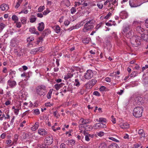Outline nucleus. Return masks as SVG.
I'll return each instance as SVG.
<instances>
[{
    "label": "nucleus",
    "instance_id": "obj_10",
    "mask_svg": "<svg viewBox=\"0 0 148 148\" xmlns=\"http://www.w3.org/2000/svg\"><path fill=\"white\" fill-rule=\"evenodd\" d=\"M62 90V92L64 93H66L67 91H72L73 90V88L71 86L69 85L67 87L65 86L64 87Z\"/></svg>",
    "mask_w": 148,
    "mask_h": 148
},
{
    "label": "nucleus",
    "instance_id": "obj_40",
    "mask_svg": "<svg viewBox=\"0 0 148 148\" xmlns=\"http://www.w3.org/2000/svg\"><path fill=\"white\" fill-rule=\"evenodd\" d=\"M34 38L32 36H30L27 38V41L28 42H31L34 40Z\"/></svg>",
    "mask_w": 148,
    "mask_h": 148
},
{
    "label": "nucleus",
    "instance_id": "obj_15",
    "mask_svg": "<svg viewBox=\"0 0 148 148\" xmlns=\"http://www.w3.org/2000/svg\"><path fill=\"white\" fill-rule=\"evenodd\" d=\"M136 31L137 32L142 34L144 31V29L140 25H138L136 28Z\"/></svg>",
    "mask_w": 148,
    "mask_h": 148
},
{
    "label": "nucleus",
    "instance_id": "obj_29",
    "mask_svg": "<svg viewBox=\"0 0 148 148\" xmlns=\"http://www.w3.org/2000/svg\"><path fill=\"white\" fill-rule=\"evenodd\" d=\"M51 33V31L50 30L48 29H45L43 32V35L45 36L46 35H48L49 34H50Z\"/></svg>",
    "mask_w": 148,
    "mask_h": 148
},
{
    "label": "nucleus",
    "instance_id": "obj_4",
    "mask_svg": "<svg viewBox=\"0 0 148 148\" xmlns=\"http://www.w3.org/2000/svg\"><path fill=\"white\" fill-rule=\"evenodd\" d=\"M78 72L76 71L73 69H71L66 75L64 76V79L65 80H67L69 78H71L73 76L75 75V77H77L78 76Z\"/></svg>",
    "mask_w": 148,
    "mask_h": 148
},
{
    "label": "nucleus",
    "instance_id": "obj_54",
    "mask_svg": "<svg viewBox=\"0 0 148 148\" xmlns=\"http://www.w3.org/2000/svg\"><path fill=\"white\" fill-rule=\"evenodd\" d=\"M5 78L2 76L0 77V83H2L5 82Z\"/></svg>",
    "mask_w": 148,
    "mask_h": 148
},
{
    "label": "nucleus",
    "instance_id": "obj_22",
    "mask_svg": "<svg viewBox=\"0 0 148 148\" xmlns=\"http://www.w3.org/2000/svg\"><path fill=\"white\" fill-rule=\"evenodd\" d=\"M39 127V123L38 122H36L35 125L32 127L31 130L33 131H35Z\"/></svg>",
    "mask_w": 148,
    "mask_h": 148
},
{
    "label": "nucleus",
    "instance_id": "obj_18",
    "mask_svg": "<svg viewBox=\"0 0 148 148\" xmlns=\"http://www.w3.org/2000/svg\"><path fill=\"white\" fill-rule=\"evenodd\" d=\"M10 72L9 73V76L11 79H13L16 77V72L15 71L10 70Z\"/></svg>",
    "mask_w": 148,
    "mask_h": 148
},
{
    "label": "nucleus",
    "instance_id": "obj_14",
    "mask_svg": "<svg viewBox=\"0 0 148 148\" xmlns=\"http://www.w3.org/2000/svg\"><path fill=\"white\" fill-rule=\"evenodd\" d=\"M119 125L120 127L123 129H127L129 127V125L127 123H121Z\"/></svg>",
    "mask_w": 148,
    "mask_h": 148
},
{
    "label": "nucleus",
    "instance_id": "obj_19",
    "mask_svg": "<svg viewBox=\"0 0 148 148\" xmlns=\"http://www.w3.org/2000/svg\"><path fill=\"white\" fill-rule=\"evenodd\" d=\"M120 16L123 17V18H126L128 16L127 13L125 11H123L121 12Z\"/></svg>",
    "mask_w": 148,
    "mask_h": 148
},
{
    "label": "nucleus",
    "instance_id": "obj_2",
    "mask_svg": "<svg viewBox=\"0 0 148 148\" xmlns=\"http://www.w3.org/2000/svg\"><path fill=\"white\" fill-rule=\"evenodd\" d=\"M143 112V108L142 107H136L133 110V115L136 117H140L142 116Z\"/></svg>",
    "mask_w": 148,
    "mask_h": 148
},
{
    "label": "nucleus",
    "instance_id": "obj_49",
    "mask_svg": "<svg viewBox=\"0 0 148 148\" xmlns=\"http://www.w3.org/2000/svg\"><path fill=\"white\" fill-rule=\"evenodd\" d=\"M36 17H33L30 18V22L31 23H33L36 20Z\"/></svg>",
    "mask_w": 148,
    "mask_h": 148
},
{
    "label": "nucleus",
    "instance_id": "obj_42",
    "mask_svg": "<svg viewBox=\"0 0 148 148\" xmlns=\"http://www.w3.org/2000/svg\"><path fill=\"white\" fill-rule=\"evenodd\" d=\"M99 148H106V145L105 143H102L100 144Z\"/></svg>",
    "mask_w": 148,
    "mask_h": 148
},
{
    "label": "nucleus",
    "instance_id": "obj_32",
    "mask_svg": "<svg viewBox=\"0 0 148 148\" xmlns=\"http://www.w3.org/2000/svg\"><path fill=\"white\" fill-rule=\"evenodd\" d=\"M113 0H107L104 3L105 6L108 5V7H110V2H112Z\"/></svg>",
    "mask_w": 148,
    "mask_h": 148
},
{
    "label": "nucleus",
    "instance_id": "obj_17",
    "mask_svg": "<svg viewBox=\"0 0 148 148\" xmlns=\"http://www.w3.org/2000/svg\"><path fill=\"white\" fill-rule=\"evenodd\" d=\"M0 8L3 11H7L8 10L9 7L5 4H3L0 6Z\"/></svg>",
    "mask_w": 148,
    "mask_h": 148
},
{
    "label": "nucleus",
    "instance_id": "obj_37",
    "mask_svg": "<svg viewBox=\"0 0 148 148\" xmlns=\"http://www.w3.org/2000/svg\"><path fill=\"white\" fill-rule=\"evenodd\" d=\"M66 142L69 145V144H71V145H74L75 143V142L73 140H68L66 141Z\"/></svg>",
    "mask_w": 148,
    "mask_h": 148
},
{
    "label": "nucleus",
    "instance_id": "obj_64",
    "mask_svg": "<svg viewBox=\"0 0 148 148\" xmlns=\"http://www.w3.org/2000/svg\"><path fill=\"white\" fill-rule=\"evenodd\" d=\"M111 15V13L110 12H109L106 15V16L104 18L105 19H107L108 18H109V17Z\"/></svg>",
    "mask_w": 148,
    "mask_h": 148
},
{
    "label": "nucleus",
    "instance_id": "obj_8",
    "mask_svg": "<svg viewBox=\"0 0 148 148\" xmlns=\"http://www.w3.org/2000/svg\"><path fill=\"white\" fill-rule=\"evenodd\" d=\"M131 29V26L130 25L126 24L124 25L122 29V33L123 34H126L127 31Z\"/></svg>",
    "mask_w": 148,
    "mask_h": 148
},
{
    "label": "nucleus",
    "instance_id": "obj_46",
    "mask_svg": "<svg viewBox=\"0 0 148 148\" xmlns=\"http://www.w3.org/2000/svg\"><path fill=\"white\" fill-rule=\"evenodd\" d=\"M97 5L99 9H102L103 6V4L100 2L98 3Z\"/></svg>",
    "mask_w": 148,
    "mask_h": 148
},
{
    "label": "nucleus",
    "instance_id": "obj_59",
    "mask_svg": "<svg viewBox=\"0 0 148 148\" xmlns=\"http://www.w3.org/2000/svg\"><path fill=\"white\" fill-rule=\"evenodd\" d=\"M38 49V51L42 52L44 49V48L43 47H40L39 48H37Z\"/></svg>",
    "mask_w": 148,
    "mask_h": 148
},
{
    "label": "nucleus",
    "instance_id": "obj_1",
    "mask_svg": "<svg viewBox=\"0 0 148 148\" xmlns=\"http://www.w3.org/2000/svg\"><path fill=\"white\" fill-rule=\"evenodd\" d=\"M140 37L138 36H133L131 38V43L133 47H137L140 44Z\"/></svg>",
    "mask_w": 148,
    "mask_h": 148
},
{
    "label": "nucleus",
    "instance_id": "obj_63",
    "mask_svg": "<svg viewBox=\"0 0 148 148\" xmlns=\"http://www.w3.org/2000/svg\"><path fill=\"white\" fill-rule=\"evenodd\" d=\"M102 23H100L99 24L97 25L96 27V30H97L101 26Z\"/></svg>",
    "mask_w": 148,
    "mask_h": 148
},
{
    "label": "nucleus",
    "instance_id": "obj_21",
    "mask_svg": "<svg viewBox=\"0 0 148 148\" xmlns=\"http://www.w3.org/2000/svg\"><path fill=\"white\" fill-rule=\"evenodd\" d=\"M29 31L32 34H36L38 35L39 34L38 32L36 31L35 28L34 27L30 28L29 29Z\"/></svg>",
    "mask_w": 148,
    "mask_h": 148
},
{
    "label": "nucleus",
    "instance_id": "obj_38",
    "mask_svg": "<svg viewBox=\"0 0 148 148\" xmlns=\"http://www.w3.org/2000/svg\"><path fill=\"white\" fill-rule=\"evenodd\" d=\"M60 28L58 25H56V26L55 31L56 33L58 34L60 33Z\"/></svg>",
    "mask_w": 148,
    "mask_h": 148
},
{
    "label": "nucleus",
    "instance_id": "obj_30",
    "mask_svg": "<svg viewBox=\"0 0 148 148\" xmlns=\"http://www.w3.org/2000/svg\"><path fill=\"white\" fill-rule=\"evenodd\" d=\"M108 148H119V147L116 144L113 143L110 145Z\"/></svg>",
    "mask_w": 148,
    "mask_h": 148
},
{
    "label": "nucleus",
    "instance_id": "obj_35",
    "mask_svg": "<svg viewBox=\"0 0 148 148\" xmlns=\"http://www.w3.org/2000/svg\"><path fill=\"white\" fill-rule=\"evenodd\" d=\"M45 144H38L37 145V148H47L48 146Z\"/></svg>",
    "mask_w": 148,
    "mask_h": 148
},
{
    "label": "nucleus",
    "instance_id": "obj_28",
    "mask_svg": "<svg viewBox=\"0 0 148 148\" xmlns=\"http://www.w3.org/2000/svg\"><path fill=\"white\" fill-rule=\"evenodd\" d=\"M138 134L140 135L141 137H145V133L143 130L142 129H140L138 130Z\"/></svg>",
    "mask_w": 148,
    "mask_h": 148
},
{
    "label": "nucleus",
    "instance_id": "obj_44",
    "mask_svg": "<svg viewBox=\"0 0 148 148\" xmlns=\"http://www.w3.org/2000/svg\"><path fill=\"white\" fill-rule=\"evenodd\" d=\"M5 25L3 23L0 24V29L2 31L5 26Z\"/></svg>",
    "mask_w": 148,
    "mask_h": 148
},
{
    "label": "nucleus",
    "instance_id": "obj_48",
    "mask_svg": "<svg viewBox=\"0 0 148 148\" xmlns=\"http://www.w3.org/2000/svg\"><path fill=\"white\" fill-rule=\"evenodd\" d=\"M90 82L92 83V85L93 86L96 84L97 82V80L95 79H92L91 80H90Z\"/></svg>",
    "mask_w": 148,
    "mask_h": 148
},
{
    "label": "nucleus",
    "instance_id": "obj_51",
    "mask_svg": "<svg viewBox=\"0 0 148 148\" xmlns=\"http://www.w3.org/2000/svg\"><path fill=\"white\" fill-rule=\"evenodd\" d=\"M50 11L48 9H47L46 10L44 11L43 12V14L45 15H47L50 12Z\"/></svg>",
    "mask_w": 148,
    "mask_h": 148
},
{
    "label": "nucleus",
    "instance_id": "obj_25",
    "mask_svg": "<svg viewBox=\"0 0 148 148\" xmlns=\"http://www.w3.org/2000/svg\"><path fill=\"white\" fill-rule=\"evenodd\" d=\"M23 0H17V2L16 3V5L15 6L16 9L18 8L21 4Z\"/></svg>",
    "mask_w": 148,
    "mask_h": 148
},
{
    "label": "nucleus",
    "instance_id": "obj_36",
    "mask_svg": "<svg viewBox=\"0 0 148 148\" xmlns=\"http://www.w3.org/2000/svg\"><path fill=\"white\" fill-rule=\"evenodd\" d=\"M37 52H38V49L36 48L32 49L30 51V53L31 54L34 55L36 54Z\"/></svg>",
    "mask_w": 148,
    "mask_h": 148
},
{
    "label": "nucleus",
    "instance_id": "obj_58",
    "mask_svg": "<svg viewBox=\"0 0 148 148\" xmlns=\"http://www.w3.org/2000/svg\"><path fill=\"white\" fill-rule=\"evenodd\" d=\"M70 22L68 20H66L64 22V24L65 25L68 26L70 24Z\"/></svg>",
    "mask_w": 148,
    "mask_h": 148
},
{
    "label": "nucleus",
    "instance_id": "obj_3",
    "mask_svg": "<svg viewBox=\"0 0 148 148\" xmlns=\"http://www.w3.org/2000/svg\"><path fill=\"white\" fill-rule=\"evenodd\" d=\"M94 21L93 20L88 21L84 25V28L83 30V31L84 32H86L93 28L94 27Z\"/></svg>",
    "mask_w": 148,
    "mask_h": 148
},
{
    "label": "nucleus",
    "instance_id": "obj_33",
    "mask_svg": "<svg viewBox=\"0 0 148 148\" xmlns=\"http://www.w3.org/2000/svg\"><path fill=\"white\" fill-rule=\"evenodd\" d=\"M12 19L15 23L16 22L18 21V17L15 15H14L12 16Z\"/></svg>",
    "mask_w": 148,
    "mask_h": 148
},
{
    "label": "nucleus",
    "instance_id": "obj_61",
    "mask_svg": "<svg viewBox=\"0 0 148 148\" xmlns=\"http://www.w3.org/2000/svg\"><path fill=\"white\" fill-rule=\"evenodd\" d=\"M29 110H28L27 111H26L23 114L22 116H24L26 115H28L29 113Z\"/></svg>",
    "mask_w": 148,
    "mask_h": 148
},
{
    "label": "nucleus",
    "instance_id": "obj_16",
    "mask_svg": "<svg viewBox=\"0 0 148 148\" xmlns=\"http://www.w3.org/2000/svg\"><path fill=\"white\" fill-rule=\"evenodd\" d=\"M44 27L45 25L44 23L41 22L38 24V26L37 27L39 31L41 32L44 29Z\"/></svg>",
    "mask_w": 148,
    "mask_h": 148
},
{
    "label": "nucleus",
    "instance_id": "obj_5",
    "mask_svg": "<svg viewBox=\"0 0 148 148\" xmlns=\"http://www.w3.org/2000/svg\"><path fill=\"white\" fill-rule=\"evenodd\" d=\"M46 87L44 85L38 86L36 88V92L40 96L45 94L46 92Z\"/></svg>",
    "mask_w": 148,
    "mask_h": 148
},
{
    "label": "nucleus",
    "instance_id": "obj_26",
    "mask_svg": "<svg viewBox=\"0 0 148 148\" xmlns=\"http://www.w3.org/2000/svg\"><path fill=\"white\" fill-rule=\"evenodd\" d=\"M142 38L148 42V35L142 34L141 35Z\"/></svg>",
    "mask_w": 148,
    "mask_h": 148
},
{
    "label": "nucleus",
    "instance_id": "obj_52",
    "mask_svg": "<svg viewBox=\"0 0 148 148\" xmlns=\"http://www.w3.org/2000/svg\"><path fill=\"white\" fill-rule=\"evenodd\" d=\"M22 23L23 24H25L26 22V19L24 18H22L21 19Z\"/></svg>",
    "mask_w": 148,
    "mask_h": 148
},
{
    "label": "nucleus",
    "instance_id": "obj_45",
    "mask_svg": "<svg viewBox=\"0 0 148 148\" xmlns=\"http://www.w3.org/2000/svg\"><path fill=\"white\" fill-rule=\"evenodd\" d=\"M106 119L103 118H100L99 119V122L105 123L106 122Z\"/></svg>",
    "mask_w": 148,
    "mask_h": 148
},
{
    "label": "nucleus",
    "instance_id": "obj_47",
    "mask_svg": "<svg viewBox=\"0 0 148 148\" xmlns=\"http://www.w3.org/2000/svg\"><path fill=\"white\" fill-rule=\"evenodd\" d=\"M76 11V9L75 7H72L71 9V12L72 14H73L75 13Z\"/></svg>",
    "mask_w": 148,
    "mask_h": 148
},
{
    "label": "nucleus",
    "instance_id": "obj_11",
    "mask_svg": "<svg viewBox=\"0 0 148 148\" xmlns=\"http://www.w3.org/2000/svg\"><path fill=\"white\" fill-rule=\"evenodd\" d=\"M80 121L81 122V123L79 125V127H82V125H86L90 123V122L89 121L88 119H84L82 118L80 119Z\"/></svg>",
    "mask_w": 148,
    "mask_h": 148
},
{
    "label": "nucleus",
    "instance_id": "obj_57",
    "mask_svg": "<svg viewBox=\"0 0 148 148\" xmlns=\"http://www.w3.org/2000/svg\"><path fill=\"white\" fill-rule=\"evenodd\" d=\"M45 105L46 107H50L51 106H53V104L51 103L50 102H48L46 103Z\"/></svg>",
    "mask_w": 148,
    "mask_h": 148
},
{
    "label": "nucleus",
    "instance_id": "obj_23",
    "mask_svg": "<svg viewBox=\"0 0 148 148\" xmlns=\"http://www.w3.org/2000/svg\"><path fill=\"white\" fill-rule=\"evenodd\" d=\"M61 4H64L67 6H69L70 5V3L69 0H64L61 1Z\"/></svg>",
    "mask_w": 148,
    "mask_h": 148
},
{
    "label": "nucleus",
    "instance_id": "obj_62",
    "mask_svg": "<svg viewBox=\"0 0 148 148\" xmlns=\"http://www.w3.org/2000/svg\"><path fill=\"white\" fill-rule=\"evenodd\" d=\"M93 95L97 96H99L100 95L99 93L97 91H94L93 92Z\"/></svg>",
    "mask_w": 148,
    "mask_h": 148
},
{
    "label": "nucleus",
    "instance_id": "obj_27",
    "mask_svg": "<svg viewBox=\"0 0 148 148\" xmlns=\"http://www.w3.org/2000/svg\"><path fill=\"white\" fill-rule=\"evenodd\" d=\"M80 84L79 80L77 78L75 79V80L74 85L77 87H78L80 86Z\"/></svg>",
    "mask_w": 148,
    "mask_h": 148
},
{
    "label": "nucleus",
    "instance_id": "obj_60",
    "mask_svg": "<svg viewBox=\"0 0 148 148\" xmlns=\"http://www.w3.org/2000/svg\"><path fill=\"white\" fill-rule=\"evenodd\" d=\"M118 0H114L112 3L113 5L116 6L117 5V1Z\"/></svg>",
    "mask_w": 148,
    "mask_h": 148
},
{
    "label": "nucleus",
    "instance_id": "obj_6",
    "mask_svg": "<svg viewBox=\"0 0 148 148\" xmlns=\"http://www.w3.org/2000/svg\"><path fill=\"white\" fill-rule=\"evenodd\" d=\"M93 72L91 70H88L84 74V76L83 77H84L82 79L83 81L84 80V79H90L93 76Z\"/></svg>",
    "mask_w": 148,
    "mask_h": 148
},
{
    "label": "nucleus",
    "instance_id": "obj_20",
    "mask_svg": "<svg viewBox=\"0 0 148 148\" xmlns=\"http://www.w3.org/2000/svg\"><path fill=\"white\" fill-rule=\"evenodd\" d=\"M64 85V83H61L60 84H57L54 85V88L57 90H59Z\"/></svg>",
    "mask_w": 148,
    "mask_h": 148
},
{
    "label": "nucleus",
    "instance_id": "obj_24",
    "mask_svg": "<svg viewBox=\"0 0 148 148\" xmlns=\"http://www.w3.org/2000/svg\"><path fill=\"white\" fill-rule=\"evenodd\" d=\"M91 84L92 83H91L89 81L85 85L86 88L88 89H91L93 86Z\"/></svg>",
    "mask_w": 148,
    "mask_h": 148
},
{
    "label": "nucleus",
    "instance_id": "obj_34",
    "mask_svg": "<svg viewBox=\"0 0 148 148\" xmlns=\"http://www.w3.org/2000/svg\"><path fill=\"white\" fill-rule=\"evenodd\" d=\"M52 92V90L50 89L48 92L47 95V97L48 99L51 98Z\"/></svg>",
    "mask_w": 148,
    "mask_h": 148
},
{
    "label": "nucleus",
    "instance_id": "obj_31",
    "mask_svg": "<svg viewBox=\"0 0 148 148\" xmlns=\"http://www.w3.org/2000/svg\"><path fill=\"white\" fill-rule=\"evenodd\" d=\"M132 33L133 31L131 30L127 33L125 34L127 38H130L132 36Z\"/></svg>",
    "mask_w": 148,
    "mask_h": 148
},
{
    "label": "nucleus",
    "instance_id": "obj_39",
    "mask_svg": "<svg viewBox=\"0 0 148 148\" xmlns=\"http://www.w3.org/2000/svg\"><path fill=\"white\" fill-rule=\"evenodd\" d=\"M83 43L85 44H87L89 42V38H84L82 40Z\"/></svg>",
    "mask_w": 148,
    "mask_h": 148
},
{
    "label": "nucleus",
    "instance_id": "obj_50",
    "mask_svg": "<svg viewBox=\"0 0 148 148\" xmlns=\"http://www.w3.org/2000/svg\"><path fill=\"white\" fill-rule=\"evenodd\" d=\"M23 51V50L21 49L20 50L19 52L18 51L16 52L18 56H23V54L22 53Z\"/></svg>",
    "mask_w": 148,
    "mask_h": 148
},
{
    "label": "nucleus",
    "instance_id": "obj_53",
    "mask_svg": "<svg viewBox=\"0 0 148 148\" xmlns=\"http://www.w3.org/2000/svg\"><path fill=\"white\" fill-rule=\"evenodd\" d=\"M97 134L99 136H102L104 135V133L102 131L97 133Z\"/></svg>",
    "mask_w": 148,
    "mask_h": 148
},
{
    "label": "nucleus",
    "instance_id": "obj_7",
    "mask_svg": "<svg viewBox=\"0 0 148 148\" xmlns=\"http://www.w3.org/2000/svg\"><path fill=\"white\" fill-rule=\"evenodd\" d=\"M44 143L47 145H51L53 142V139L52 136L50 135L47 136L44 139Z\"/></svg>",
    "mask_w": 148,
    "mask_h": 148
},
{
    "label": "nucleus",
    "instance_id": "obj_56",
    "mask_svg": "<svg viewBox=\"0 0 148 148\" xmlns=\"http://www.w3.org/2000/svg\"><path fill=\"white\" fill-rule=\"evenodd\" d=\"M34 113L36 115H38L40 113L39 111V110L37 109L34 110Z\"/></svg>",
    "mask_w": 148,
    "mask_h": 148
},
{
    "label": "nucleus",
    "instance_id": "obj_41",
    "mask_svg": "<svg viewBox=\"0 0 148 148\" xmlns=\"http://www.w3.org/2000/svg\"><path fill=\"white\" fill-rule=\"evenodd\" d=\"M85 90V89L83 87H82L79 89L78 93L81 95H83L84 94Z\"/></svg>",
    "mask_w": 148,
    "mask_h": 148
},
{
    "label": "nucleus",
    "instance_id": "obj_13",
    "mask_svg": "<svg viewBox=\"0 0 148 148\" xmlns=\"http://www.w3.org/2000/svg\"><path fill=\"white\" fill-rule=\"evenodd\" d=\"M38 133L40 135L42 136H45L47 134V132L44 129H39L38 130Z\"/></svg>",
    "mask_w": 148,
    "mask_h": 148
},
{
    "label": "nucleus",
    "instance_id": "obj_43",
    "mask_svg": "<svg viewBox=\"0 0 148 148\" xmlns=\"http://www.w3.org/2000/svg\"><path fill=\"white\" fill-rule=\"evenodd\" d=\"M45 8L44 6H40L38 9V11L39 12H41L45 9Z\"/></svg>",
    "mask_w": 148,
    "mask_h": 148
},
{
    "label": "nucleus",
    "instance_id": "obj_55",
    "mask_svg": "<svg viewBox=\"0 0 148 148\" xmlns=\"http://www.w3.org/2000/svg\"><path fill=\"white\" fill-rule=\"evenodd\" d=\"M19 112V109H18L16 108V109H14V112L16 115H17L18 114Z\"/></svg>",
    "mask_w": 148,
    "mask_h": 148
},
{
    "label": "nucleus",
    "instance_id": "obj_12",
    "mask_svg": "<svg viewBox=\"0 0 148 148\" xmlns=\"http://www.w3.org/2000/svg\"><path fill=\"white\" fill-rule=\"evenodd\" d=\"M7 82L9 86L11 88L14 87L16 85V82L14 81L9 80Z\"/></svg>",
    "mask_w": 148,
    "mask_h": 148
},
{
    "label": "nucleus",
    "instance_id": "obj_9",
    "mask_svg": "<svg viewBox=\"0 0 148 148\" xmlns=\"http://www.w3.org/2000/svg\"><path fill=\"white\" fill-rule=\"evenodd\" d=\"M106 127V126L105 124L101 123H96L94 124L93 127L94 129H95L101 128H104Z\"/></svg>",
    "mask_w": 148,
    "mask_h": 148
}]
</instances>
